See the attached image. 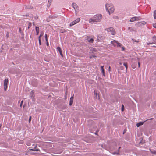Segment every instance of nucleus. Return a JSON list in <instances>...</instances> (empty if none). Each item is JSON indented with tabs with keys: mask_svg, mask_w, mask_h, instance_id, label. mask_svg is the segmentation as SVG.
Masks as SVG:
<instances>
[{
	"mask_svg": "<svg viewBox=\"0 0 156 156\" xmlns=\"http://www.w3.org/2000/svg\"><path fill=\"white\" fill-rule=\"evenodd\" d=\"M27 146H30V145L29 144H27Z\"/></svg>",
	"mask_w": 156,
	"mask_h": 156,
	"instance_id": "nucleus-56",
	"label": "nucleus"
},
{
	"mask_svg": "<svg viewBox=\"0 0 156 156\" xmlns=\"http://www.w3.org/2000/svg\"><path fill=\"white\" fill-rule=\"evenodd\" d=\"M153 44V42H152V43H149L147 44Z\"/></svg>",
	"mask_w": 156,
	"mask_h": 156,
	"instance_id": "nucleus-44",
	"label": "nucleus"
},
{
	"mask_svg": "<svg viewBox=\"0 0 156 156\" xmlns=\"http://www.w3.org/2000/svg\"><path fill=\"white\" fill-rule=\"evenodd\" d=\"M32 146H34V144H33Z\"/></svg>",
	"mask_w": 156,
	"mask_h": 156,
	"instance_id": "nucleus-60",
	"label": "nucleus"
},
{
	"mask_svg": "<svg viewBox=\"0 0 156 156\" xmlns=\"http://www.w3.org/2000/svg\"><path fill=\"white\" fill-rule=\"evenodd\" d=\"M135 19H136V20L138 21V20H140V17L135 16Z\"/></svg>",
	"mask_w": 156,
	"mask_h": 156,
	"instance_id": "nucleus-25",
	"label": "nucleus"
},
{
	"mask_svg": "<svg viewBox=\"0 0 156 156\" xmlns=\"http://www.w3.org/2000/svg\"><path fill=\"white\" fill-rule=\"evenodd\" d=\"M23 100H22V101H21V103H20V104H23Z\"/></svg>",
	"mask_w": 156,
	"mask_h": 156,
	"instance_id": "nucleus-50",
	"label": "nucleus"
},
{
	"mask_svg": "<svg viewBox=\"0 0 156 156\" xmlns=\"http://www.w3.org/2000/svg\"><path fill=\"white\" fill-rule=\"evenodd\" d=\"M116 44H117V47H121L122 46V44L119 43L117 41H116Z\"/></svg>",
	"mask_w": 156,
	"mask_h": 156,
	"instance_id": "nucleus-21",
	"label": "nucleus"
},
{
	"mask_svg": "<svg viewBox=\"0 0 156 156\" xmlns=\"http://www.w3.org/2000/svg\"><path fill=\"white\" fill-rule=\"evenodd\" d=\"M72 5L73 8L75 10H76V9H77L78 8V6L75 3L73 2L72 3Z\"/></svg>",
	"mask_w": 156,
	"mask_h": 156,
	"instance_id": "nucleus-9",
	"label": "nucleus"
},
{
	"mask_svg": "<svg viewBox=\"0 0 156 156\" xmlns=\"http://www.w3.org/2000/svg\"><path fill=\"white\" fill-rule=\"evenodd\" d=\"M114 42L117 43L116 42V41H115V40H114L113 41H112L111 42V43L113 45V44L114 43Z\"/></svg>",
	"mask_w": 156,
	"mask_h": 156,
	"instance_id": "nucleus-29",
	"label": "nucleus"
},
{
	"mask_svg": "<svg viewBox=\"0 0 156 156\" xmlns=\"http://www.w3.org/2000/svg\"><path fill=\"white\" fill-rule=\"evenodd\" d=\"M104 66H101V72L103 74V75L104 76H105V72H104Z\"/></svg>",
	"mask_w": 156,
	"mask_h": 156,
	"instance_id": "nucleus-14",
	"label": "nucleus"
},
{
	"mask_svg": "<svg viewBox=\"0 0 156 156\" xmlns=\"http://www.w3.org/2000/svg\"><path fill=\"white\" fill-rule=\"evenodd\" d=\"M135 17H132L130 20L129 21L131 22H133L135 21H136V19H135Z\"/></svg>",
	"mask_w": 156,
	"mask_h": 156,
	"instance_id": "nucleus-16",
	"label": "nucleus"
},
{
	"mask_svg": "<svg viewBox=\"0 0 156 156\" xmlns=\"http://www.w3.org/2000/svg\"><path fill=\"white\" fill-rule=\"evenodd\" d=\"M51 5V2H48V7H50Z\"/></svg>",
	"mask_w": 156,
	"mask_h": 156,
	"instance_id": "nucleus-38",
	"label": "nucleus"
},
{
	"mask_svg": "<svg viewBox=\"0 0 156 156\" xmlns=\"http://www.w3.org/2000/svg\"><path fill=\"white\" fill-rule=\"evenodd\" d=\"M45 39L46 41H47L48 38H47V35L46 34H45Z\"/></svg>",
	"mask_w": 156,
	"mask_h": 156,
	"instance_id": "nucleus-32",
	"label": "nucleus"
},
{
	"mask_svg": "<svg viewBox=\"0 0 156 156\" xmlns=\"http://www.w3.org/2000/svg\"><path fill=\"white\" fill-rule=\"evenodd\" d=\"M73 99V97L71 96L70 98V101H69V105L71 106L72 104Z\"/></svg>",
	"mask_w": 156,
	"mask_h": 156,
	"instance_id": "nucleus-11",
	"label": "nucleus"
},
{
	"mask_svg": "<svg viewBox=\"0 0 156 156\" xmlns=\"http://www.w3.org/2000/svg\"><path fill=\"white\" fill-rule=\"evenodd\" d=\"M56 50L57 51H58L59 52L60 55L62 56H63V54L62 52V50L61 48L60 47H58L56 48Z\"/></svg>",
	"mask_w": 156,
	"mask_h": 156,
	"instance_id": "nucleus-8",
	"label": "nucleus"
},
{
	"mask_svg": "<svg viewBox=\"0 0 156 156\" xmlns=\"http://www.w3.org/2000/svg\"><path fill=\"white\" fill-rule=\"evenodd\" d=\"M146 22L145 21L139 22L136 23L135 25L137 27L142 26L146 24Z\"/></svg>",
	"mask_w": 156,
	"mask_h": 156,
	"instance_id": "nucleus-4",
	"label": "nucleus"
},
{
	"mask_svg": "<svg viewBox=\"0 0 156 156\" xmlns=\"http://www.w3.org/2000/svg\"><path fill=\"white\" fill-rule=\"evenodd\" d=\"M97 38H98V41L99 42L100 41L99 39H100V36H98Z\"/></svg>",
	"mask_w": 156,
	"mask_h": 156,
	"instance_id": "nucleus-36",
	"label": "nucleus"
},
{
	"mask_svg": "<svg viewBox=\"0 0 156 156\" xmlns=\"http://www.w3.org/2000/svg\"><path fill=\"white\" fill-rule=\"evenodd\" d=\"M66 32V30L64 29L61 30H60V32L62 33H64Z\"/></svg>",
	"mask_w": 156,
	"mask_h": 156,
	"instance_id": "nucleus-33",
	"label": "nucleus"
},
{
	"mask_svg": "<svg viewBox=\"0 0 156 156\" xmlns=\"http://www.w3.org/2000/svg\"><path fill=\"white\" fill-rule=\"evenodd\" d=\"M106 10L110 14V13H113L114 10V6L111 4H106L105 5Z\"/></svg>",
	"mask_w": 156,
	"mask_h": 156,
	"instance_id": "nucleus-2",
	"label": "nucleus"
},
{
	"mask_svg": "<svg viewBox=\"0 0 156 156\" xmlns=\"http://www.w3.org/2000/svg\"><path fill=\"white\" fill-rule=\"evenodd\" d=\"M44 34V33L43 32H41V33L40 35L38 37H40V39H41V36H43Z\"/></svg>",
	"mask_w": 156,
	"mask_h": 156,
	"instance_id": "nucleus-26",
	"label": "nucleus"
},
{
	"mask_svg": "<svg viewBox=\"0 0 156 156\" xmlns=\"http://www.w3.org/2000/svg\"><path fill=\"white\" fill-rule=\"evenodd\" d=\"M113 154L118 155L119 154V150H118L117 151L113 152L112 153Z\"/></svg>",
	"mask_w": 156,
	"mask_h": 156,
	"instance_id": "nucleus-18",
	"label": "nucleus"
},
{
	"mask_svg": "<svg viewBox=\"0 0 156 156\" xmlns=\"http://www.w3.org/2000/svg\"><path fill=\"white\" fill-rule=\"evenodd\" d=\"M52 0H48V2H51Z\"/></svg>",
	"mask_w": 156,
	"mask_h": 156,
	"instance_id": "nucleus-47",
	"label": "nucleus"
},
{
	"mask_svg": "<svg viewBox=\"0 0 156 156\" xmlns=\"http://www.w3.org/2000/svg\"><path fill=\"white\" fill-rule=\"evenodd\" d=\"M132 40L133 41V43L134 42H138L139 41H138L136 40H134V39H132Z\"/></svg>",
	"mask_w": 156,
	"mask_h": 156,
	"instance_id": "nucleus-34",
	"label": "nucleus"
},
{
	"mask_svg": "<svg viewBox=\"0 0 156 156\" xmlns=\"http://www.w3.org/2000/svg\"><path fill=\"white\" fill-rule=\"evenodd\" d=\"M86 40L90 43H92L94 41V39L92 38H90L89 36H87L86 37Z\"/></svg>",
	"mask_w": 156,
	"mask_h": 156,
	"instance_id": "nucleus-7",
	"label": "nucleus"
},
{
	"mask_svg": "<svg viewBox=\"0 0 156 156\" xmlns=\"http://www.w3.org/2000/svg\"><path fill=\"white\" fill-rule=\"evenodd\" d=\"M40 151V150L39 149H30L28 151L27 153H28L30 151Z\"/></svg>",
	"mask_w": 156,
	"mask_h": 156,
	"instance_id": "nucleus-13",
	"label": "nucleus"
},
{
	"mask_svg": "<svg viewBox=\"0 0 156 156\" xmlns=\"http://www.w3.org/2000/svg\"><path fill=\"white\" fill-rule=\"evenodd\" d=\"M32 26V23L30 22H28V28L29 29Z\"/></svg>",
	"mask_w": 156,
	"mask_h": 156,
	"instance_id": "nucleus-20",
	"label": "nucleus"
},
{
	"mask_svg": "<svg viewBox=\"0 0 156 156\" xmlns=\"http://www.w3.org/2000/svg\"><path fill=\"white\" fill-rule=\"evenodd\" d=\"M9 33L7 32L6 33V36H7V37H9Z\"/></svg>",
	"mask_w": 156,
	"mask_h": 156,
	"instance_id": "nucleus-41",
	"label": "nucleus"
},
{
	"mask_svg": "<svg viewBox=\"0 0 156 156\" xmlns=\"http://www.w3.org/2000/svg\"><path fill=\"white\" fill-rule=\"evenodd\" d=\"M8 79H5L4 80V89L5 91L7 88V84L8 83Z\"/></svg>",
	"mask_w": 156,
	"mask_h": 156,
	"instance_id": "nucleus-6",
	"label": "nucleus"
},
{
	"mask_svg": "<svg viewBox=\"0 0 156 156\" xmlns=\"http://www.w3.org/2000/svg\"><path fill=\"white\" fill-rule=\"evenodd\" d=\"M124 106L123 105H122V108H121V111L123 112L124 110Z\"/></svg>",
	"mask_w": 156,
	"mask_h": 156,
	"instance_id": "nucleus-30",
	"label": "nucleus"
},
{
	"mask_svg": "<svg viewBox=\"0 0 156 156\" xmlns=\"http://www.w3.org/2000/svg\"><path fill=\"white\" fill-rule=\"evenodd\" d=\"M95 135H97V133H95Z\"/></svg>",
	"mask_w": 156,
	"mask_h": 156,
	"instance_id": "nucleus-57",
	"label": "nucleus"
},
{
	"mask_svg": "<svg viewBox=\"0 0 156 156\" xmlns=\"http://www.w3.org/2000/svg\"><path fill=\"white\" fill-rule=\"evenodd\" d=\"M116 44H116V43L115 42H114V43L113 44V45L114 46H116Z\"/></svg>",
	"mask_w": 156,
	"mask_h": 156,
	"instance_id": "nucleus-42",
	"label": "nucleus"
},
{
	"mask_svg": "<svg viewBox=\"0 0 156 156\" xmlns=\"http://www.w3.org/2000/svg\"><path fill=\"white\" fill-rule=\"evenodd\" d=\"M80 20V18H78L75 20L73 21V22H71L69 25V26L70 27H71L73 26V25H75V24H76V23H77L78 22H79Z\"/></svg>",
	"mask_w": 156,
	"mask_h": 156,
	"instance_id": "nucleus-5",
	"label": "nucleus"
},
{
	"mask_svg": "<svg viewBox=\"0 0 156 156\" xmlns=\"http://www.w3.org/2000/svg\"><path fill=\"white\" fill-rule=\"evenodd\" d=\"M30 6H25V9H30Z\"/></svg>",
	"mask_w": 156,
	"mask_h": 156,
	"instance_id": "nucleus-35",
	"label": "nucleus"
},
{
	"mask_svg": "<svg viewBox=\"0 0 156 156\" xmlns=\"http://www.w3.org/2000/svg\"><path fill=\"white\" fill-rule=\"evenodd\" d=\"M154 16L155 19H156V10L154 11Z\"/></svg>",
	"mask_w": 156,
	"mask_h": 156,
	"instance_id": "nucleus-22",
	"label": "nucleus"
},
{
	"mask_svg": "<svg viewBox=\"0 0 156 156\" xmlns=\"http://www.w3.org/2000/svg\"><path fill=\"white\" fill-rule=\"evenodd\" d=\"M58 17V16L56 15H54L52 16V18L54 19L57 18Z\"/></svg>",
	"mask_w": 156,
	"mask_h": 156,
	"instance_id": "nucleus-24",
	"label": "nucleus"
},
{
	"mask_svg": "<svg viewBox=\"0 0 156 156\" xmlns=\"http://www.w3.org/2000/svg\"><path fill=\"white\" fill-rule=\"evenodd\" d=\"M122 49H123V50H124V47H122Z\"/></svg>",
	"mask_w": 156,
	"mask_h": 156,
	"instance_id": "nucleus-53",
	"label": "nucleus"
},
{
	"mask_svg": "<svg viewBox=\"0 0 156 156\" xmlns=\"http://www.w3.org/2000/svg\"><path fill=\"white\" fill-rule=\"evenodd\" d=\"M123 65L125 67L126 69V70H127V63L124 62L123 63Z\"/></svg>",
	"mask_w": 156,
	"mask_h": 156,
	"instance_id": "nucleus-23",
	"label": "nucleus"
},
{
	"mask_svg": "<svg viewBox=\"0 0 156 156\" xmlns=\"http://www.w3.org/2000/svg\"><path fill=\"white\" fill-rule=\"evenodd\" d=\"M34 148L36 149L37 147V144H36L34 147Z\"/></svg>",
	"mask_w": 156,
	"mask_h": 156,
	"instance_id": "nucleus-45",
	"label": "nucleus"
},
{
	"mask_svg": "<svg viewBox=\"0 0 156 156\" xmlns=\"http://www.w3.org/2000/svg\"><path fill=\"white\" fill-rule=\"evenodd\" d=\"M34 94V92L33 91H32L31 92L30 94V96L31 97V98L33 97H34L33 96V95Z\"/></svg>",
	"mask_w": 156,
	"mask_h": 156,
	"instance_id": "nucleus-19",
	"label": "nucleus"
},
{
	"mask_svg": "<svg viewBox=\"0 0 156 156\" xmlns=\"http://www.w3.org/2000/svg\"><path fill=\"white\" fill-rule=\"evenodd\" d=\"M138 66L140 67V63L139 62H138Z\"/></svg>",
	"mask_w": 156,
	"mask_h": 156,
	"instance_id": "nucleus-49",
	"label": "nucleus"
},
{
	"mask_svg": "<svg viewBox=\"0 0 156 156\" xmlns=\"http://www.w3.org/2000/svg\"><path fill=\"white\" fill-rule=\"evenodd\" d=\"M115 17H117L116 16H115Z\"/></svg>",
	"mask_w": 156,
	"mask_h": 156,
	"instance_id": "nucleus-61",
	"label": "nucleus"
},
{
	"mask_svg": "<svg viewBox=\"0 0 156 156\" xmlns=\"http://www.w3.org/2000/svg\"><path fill=\"white\" fill-rule=\"evenodd\" d=\"M35 30L36 32V35H38L39 32V28L37 27H35Z\"/></svg>",
	"mask_w": 156,
	"mask_h": 156,
	"instance_id": "nucleus-12",
	"label": "nucleus"
},
{
	"mask_svg": "<svg viewBox=\"0 0 156 156\" xmlns=\"http://www.w3.org/2000/svg\"><path fill=\"white\" fill-rule=\"evenodd\" d=\"M152 39L153 41H156V36H154L152 37Z\"/></svg>",
	"mask_w": 156,
	"mask_h": 156,
	"instance_id": "nucleus-27",
	"label": "nucleus"
},
{
	"mask_svg": "<svg viewBox=\"0 0 156 156\" xmlns=\"http://www.w3.org/2000/svg\"><path fill=\"white\" fill-rule=\"evenodd\" d=\"M151 153L153 154H155L156 153V151H154V152H151Z\"/></svg>",
	"mask_w": 156,
	"mask_h": 156,
	"instance_id": "nucleus-46",
	"label": "nucleus"
},
{
	"mask_svg": "<svg viewBox=\"0 0 156 156\" xmlns=\"http://www.w3.org/2000/svg\"><path fill=\"white\" fill-rule=\"evenodd\" d=\"M46 41V45L47 46H49V43L48 42V40H47V41Z\"/></svg>",
	"mask_w": 156,
	"mask_h": 156,
	"instance_id": "nucleus-39",
	"label": "nucleus"
},
{
	"mask_svg": "<svg viewBox=\"0 0 156 156\" xmlns=\"http://www.w3.org/2000/svg\"><path fill=\"white\" fill-rule=\"evenodd\" d=\"M19 31H20L21 30V28H19Z\"/></svg>",
	"mask_w": 156,
	"mask_h": 156,
	"instance_id": "nucleus-52",
	"label": "nucleus"
},
{
	"mask_svg": "<svg viewBox=\"0 0 156 156\" xmlns=\"http://www.w3.org/2000/svg\"><path fill=\"white\" fill-rule=\"evenodd\" d=\"M128 29L131 32L135 31V30L130 27H128Z\"/></svg>",
	"mask_w": 156,
	"mask_h": 156,
	"instance_id": "nucleus-17",
	"label": "nucleus"
},
{
	"mask_svg": "<svg viewBox=\"0 0 156 156\" xmlns=\"http://www.w3.org/2000/svg\"><path fill=\"white\" fill-rule=\"evenodd\" d=\"M96 56L95 55H92L91 56H90L89 58H95V57H96Z\"/></svg>",
	"mask_w": 156,
	"mask_h": 156,
	"instance_id": "nucleus-31",
	"label": "nucleus"
},
{
	"mask_svg": "<svg viewBox=\"0 0 156 156\" xmlns=\"http://www.w3.org/2000/svg\"><path fill=\"white\" fill-rule=\"evenodd\" d=\"M102 18V15L99 14L94 15L93 17L89 20V23L90 24H93L95 22H100Z\"/></svg>",
	"mask_w": 156,
	"mask_h": 156,
	"instance_id": "nucleus-1",
	"label": "nucleus"
},
{
	"mask_svg": "<svg viewBox=\"0 0 156 156\" xmlns=\"http://www.w3.org/2000/svg\"><path fill=\"white\" fill-rule=\"evenodd\" d=\"M147 121V120L145 121H144L143 122H140L137 123L136 124V126H137V127H139L140 126L142 125H143L144 122Z\"/></svg>",
	"mask_w": 156,
	"mask_h": 156,
	"instance_id": "nucleus-10",
	"label": "nucleus"
},
{
	"mask_svg": "<svg viewBox=\"0 0 156 156\" xmlns=\"http://www.w3.org/2000/svg\"><path fill=\"white\" fill-rule=\"evenodd\" d=\"M110 69H111V67H110V66H109V68H108V71H110Z\"/></svg>",
	"mask_w": 156,
	"mask_h": 156,
	"instance_id": "nucleus-43",
	"label": "nucleus"
},
{
	"mask_svg": "<svg viewBox=\"0 0 156 156\" xmlns=\"http://www.w3.org/2000/svg\"><path fill=\"white\" fill-rule=\"evenodd\" d=\"M120 148H121V147H119V148L118 150H119V149H120Z\"/></svg>",
	"mask_w": 156,
	"mask_h": 156,
	"instance_id": "nucleus-55",
	"label": "nucleus"
},
{
	"mask_svg": "<svg viewBox=\"0 0 156 156\" xmlns=\"http://www.w3.org/2000/svg\"><path fill=\"white\" fill-rule=\"evenodd\" d=\"M153 27L154 28H156V23H155L153 24Z\"/></svg>",
	"mask_w": 156,
	"mask_h": 156,
	"instance_id": "nucleus-40",
	"label": "nucleus"
},
{
	"mask_svg": "<svg viewBox=\"0 0 156 156\" xmlns=\"http://www.w3.org/2000/svg\"><path fill=\"white\" fill-rule=\"evenodd\" d=\"M20 101H18V103H20Z\"/></svg>",
	"mask_w": 156,
	"mask_h": 156,
	"instance_id": "nucleus-58",
	"label": "nucleus"
},
{
	"mask_svg": "<svg viewBox=\"0 0 156 156\" xmlns=\"http://www.w3.org/2000/svg\"><path fill=\"white\" fill-rule=\"evenodd\" d=\"M90 51L92 53L95 52L97 51V50L94 48H91L90 49Z\"/></svg>",
	"mask_w": 156,
	"mask_h": 156,
	"instance_id": "nucleus-15",
	"label": "nucleus"
},
{
	"mask_svg": "<svg viewBox=\"0 0 156 156\" xmlns=\"http://www.w3.org/2000/svg\"><path fill=\"white\" fill-rule=\"evenodd\" d=\"M105 30L107 31L108 32H110L112 35H114L115 34L116 32L115 30L113 27H109L106 28Z\"/></svg>",
	"mask_w": 156,
	"mask_h": 156,
	"instance_id": "nucleus-3",
	"label": "nucleus"
},
{
	"mask_svg": "<svg viewBox=\"0 0 156 156\" xmlns=\"http://www.w3.org/2000/svg\"><path fill=\"white\" fill-rule=\"evenodd\" d=\"M31 116H30V117H29V122H30L31 121Z\"/></svg>",
	"mask_w": 156,
	"mask_h": 156,
	"instance_id": "nucleus-37",
	"label": "nucleus"
},
{
	"mask_svg": "<svg viewBox=\"0 0 156 156\" xmlns=\"http://www.w3.org/2000/svg\"><path fill=\"white\" fill-rule=\"evenodd\" d=\"M33 26L34 25V22L33 23Z\"/></svg>",
	"mask_w": 156,
	"mask_h": 156,
	"instance_id": "nucleus-54",
	"label": "nucleus"
},
{
	"mask_svg": "<svg viewBox=\"0 0 156 156\" xmlns=\"http://www.w3.org/2000/svg\"><path fill=\"white\" fill-rule=\"evenodd\" d=\"M152 119V118H151L149 119L151 120V119Z\"/></svg>",
	"mask_w": 156,
	"mask_h": 156,
	"instance_id": "nucleus-59",
	"label": "nucleus"
},
{
	"mask_svg": "<svg viewBox=\"0 0 156 156\" xmlns=\"http://www.w3.org/2000/svg\"><path fill=\"white\" fill-rule=\"evenodd\" d=\"M22 104H20V107H22Z\"/></svg>",
	"mask_w": 156,
	"mask_h": 156,
	"instance_id": "nucleus-48",
	"label": "nucleus"
},
{
	"mask_svg": "<svg viewBox=\"0 0 156 156\" xmlns=\"http://www.w3.org/2000/svg\"><path fill=\"white\" fill-rule=\"evenodd\" d=\"M23 100H22V101H21V103H20V104H23Z\"/></svg>",
	"mask_w": 156,
	"mask_h": 156,
	"instance_id": "nucleus-51",
	"label": "nucleus"
},
{
	"mask_svg": "<svg viewBox=\"0 0 156 156\" xmlns=\"http://www.w3.org/2000/svg\"><path fill=\"white\" fill-rule=\"evenodd\" d=\"M38 40H39V45H41V39H40V37H38Z\"/></svg>",
	"mask_w": 156,
	"mask_h": 156,
	"instance_id": "nucleus-28",
	"label": "nucleus"
}]
</instances>
